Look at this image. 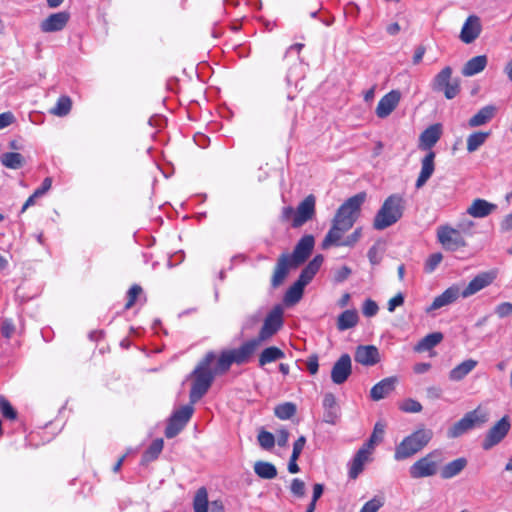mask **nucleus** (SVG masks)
<instances>
[{
    "label": "nucleus",
    "mask_w": 512,
    "mask_h": 512,
    "mask_svg": "<svg viewBox=\"0 0 512 512\" xmlns=\"http://www.w3.org/2000/svg\"><path fill=\"white\" fill-rule=\"evenodd\" d=\"M442 340L443 334L441 332L430 333L417 343L415 350L418 352L428 351L437 346Z\"/></svg>",
    "instance_id": "obj_33"
},
{
    "label": "nucleus",
    "mask_w": 512,
    "mask_h": 512,
    "mask_svg": "<svg viewBox=\"0 0 512 512\" xmlns=\"http://www.w3.org/2000/svg\"><path fill=\"white\" fill-rule=\"evenodd\" d=\"M290 491L296 497H303L305 495V483L299 478L293 479L290 486Z\"/></svg>",
    "instance_id": "obj_54"
},
{
    "label": "nucleus",
    "mask_w": 512,
    "mask_h": 512,
    "mask_svg": "<svg viewBox=\"0 0 512 512\" xmlns=\"http://www.w3.org/2000/svg\"><path fill=\"white\" fill-rule=\"evenodd\" d=\"M15 332V326L11 320H4L1 325V333L5 338H10Z\"/></svg>",
    "instance_id": "obj_59"
},
{
    "label": "nucleus",
    "mask_w": 512,
    "mask_h": 512,
    "mask_svg": "<svg viewBox=\"0 0 512 512\" xmlns=\"http://www.w3.org/2000/svg\"><path fill=\"white\" fill-rule=\"evenodd\" d=\"M351 273L352 271L348 266H342L334 272V281L342 283L351 275Z\"/></svg>",
    "instance_id": "obj_58"
},
{
    "label": "nucleus",
    "mask_w": 512,
    "mask_h": 512,
    "mask_svg": "<svg viewBox=\"0 0 512 512\" xmlns=\"http://www.w3.org/2000/svg\"><path fill=\"white\" fill-rule=\"evenodd\" d=\"M0 409L2 412V415L9 419V420H15L17 418V412L12 407L10 402L5 397H0Z\"/></svg>",
    "instance_id": "obj_48"
},
{
    "label": "nucleus",
    "mask_w": 512,
    "mask_h": 512,
    "mask_svg": "<svg viewBox=\"0 0 512 512\" xmlns=\"http://www.w3.org/2000/svg\"><path fill=\"white\" fill-rule=\"evenodd\" d=\"M464 417L467 419L472 429L483 426L489 420L488 412L480 406L467 412Z\"/></svg>",
    "instance_id": "obj_31"
},
{
    "label": "nucleus",
    "mask_w": 512,
    "mask_h": 512,
    "mask_svg": "<svg viewBox=\"0 0 512 512\" xmlns=\"http://www.w3.org/2000/svg\"><path fill=\"white\" fill-rule=\"evenodd\" d=\"M496 113V107L493 105H487L482 107L473 117L468 121V125L471 128L479 127L487 124Z\"/></svg>",
    "instance_id": "obj_26"
},
{
    "label": "nucleus",
    "mask_w": 512,
    "mask_h": 512,
    "mask_svg": "<svg viewBox=\"0 0 512 512\" xmlns=\"http://www.w3.org/2000/svg\"><path fill=\"white\" fill-rule=\"evenodd\" d=\"M193 412L194 408L192 405H184L180 409L176 410L171 415V418H173L174 421L179 420L181 424H187L191 419Z\"/></svg>",
    "instance_id": "obj_44"
},
{
    "label": "nucleus",
    "mask_w": 512,
    "mask_h": 512,
    "mask_svg": "<svg viewBox=\"0 0 512 512\" xmlns=\"http://www.w3.org/2000/svg\"><path fill=\"white\" fill-rule=\"evenodd\" d=\"M324 257L322 255H316L301 271L298 281L307 286L316 273L319 271L321 265L323 264Z\"/></svg>",
    "instance_id": "obj_25"
},
{
    "label": "nucleus",
    "mask_w": 512,
    "mask_h": 512,
    "mask_svg": "<svg viewBox=\"0 0 512 512\" xmlns=\"http://www.w3.org/2000/svg\"><path fill=\"white\" fill-rule=\"evenodd\" d=\"M497 277V272L495 270L481 272L476 275L468 285L461 290V297L468 298L482 289L488 287Z\"/></svg>",
    "instance_id": "obj_11"
},
{
    "label": "nucleus",
    "mask_w": 512,
    "mask_h": 512,
    "mask_svg": "<svg viewBox=\"0 0 512 512\" xmlns=\"http://www.w3.org/2000/svg\"><path fill=\"white\" fill-rule=\"evenodd\" d=\"M254 472L262 479H274L277 476L275 465L266 461H257L254 464Z\"/></svg>",
    "instance_id": "obj_35"
},
{
    "label": "nucleus",
    "mask_w": 512,
    "mask_h": 512,
    "mask_svg": "<svg viewBox=\"0 0 512 512\" xmlns=\"http://www.w3.org/2000/svg\"><path fill=\"white\" fill-rule=\"evenodd\" d=\"M315 245L312 235H304L294 247L293 252L282 253L276 262L271 278V286L277 288L286 279L291 269H296L306 262Z\"/></svg>",
    "instance_id": "obj_4"
},
{
    "label": "nucleus",
    "mask_w": 512,
    "mask_h": 512,
    "mask_svg": "<svg viewBox=\"0 0 512 512\" xmlns=\"http://www.w3.org/2000/svg\"><path fill=\"white\" fill-rule=\"evenodd\" d=\"M383 504L384 502L381 498L374 497L366 502L359 512H377Z\"/></svg>",
    "instance_id": "obj_53"
},
{
    "label": "nucleus",
    "mask_w": 512,
    "mask_h": 512,
    "mask_svg": "<svg viewBox=\"0 0 512 512\" xmlns=\"http://www.w3.org/2000/svg\"><path fill=\"white\" fill-rule=\"evenodd\" d=\"M510 428L511 423L509 417L503 416L487 431L486 436L482 442V448L484 450H490L495 445L499 444L506 437Z\"/></svg>",
    "instance_id": "obj_9"
},
{
    "label": "nucleus",
    "mask_w": 512,
    "mask_h": 512,
    "mask_svg": "<svg viewBox=\"0 0 512 512\" xmlns=\"http://www.w3.org/2000/svg\"><path fill=\"white\" fill-rule=\"evenodd\" d=\"M404 303V296L402 293H398L393 298H391L388 302V311L393 312L396 307L403 305Z\"/></svg>",
    "instance_id": "obj_62"
},
{
    "label": "nucleus",
    "mask_w": 512,
    "mask_h": 512,
    "mask_svg": "<svg viewBox=\"0 0 512 512\" xmlns=\"http://www.w3.org/2000/svg\"><path fill=\"white\" fill-rule=\"evenodd\" d=\"M461 293L458 285L450 286L442 294L434 298L432 304L426 308V312L429 313L454 303L461 296Z\"/></svg>",
    "instance_id": "obj_17"
},
{
    "label": "nucleus",
    "mask_w": 512,
    "mask_h": 512,
    "mask_svg": "<svg viewBox=\"0 0 512 512\" xmlns=\"http://www.w3.org/2000/svg\"><path fill=\"white\" fill-rule=\"evenodd\" d=\"M307 370L311 375H315L318 372L319 363H318V356L317 355H311L307 360Z\"/></svg>",
    "instance_id": "obj_61"
},
{
    "label": "nucleus",
    "mask_w": 512,
    "mask_h": 512,
    "mask_svg": "<svg viewBox=\"0 0 512 512\" xmlns=\"http://www.w3.org/2000/svg\"><path fill=\"white\" fill-rule=\"evenodd\" d=\"M261 317H262V315H261V312H259V311L255 312L251 315H248L242 323V327H241L242 331H248V330L254 329L260 322Z\"/></svg>",
    "instance_id": "obj_50"
},
{
    "label": "nucleus",
    "mask_w": 512,
    "mask_h": 512,
    "mask_svg": "<svg viewBox=\"0 0 512 512\" xmlns=\"http://www.w3.org/2000/svg\"><path fill=\"white\" fill-rule=\"evenodd\" d=\"M164 441L161 438L155 439L142 455V464H147L158 458L163 450Z\"/></svg>",
    "instance_id": "obj_37"
},
{
    "label": "nucleus",
    "mask_w": 512,
    "mask_h": 512,
    "mask_svg": "<svg viewBox=\"0 0 512 512\" xmlns=\"http://www.w3.org/2000/svg\"><path fill=\"white\" fill-rule=\"evenodd\" d=\"M442 134L440 124H434L425 129L419 138V147L423 150L431 151V148L438 142Z\"/></svg>",
    "instance_id": "obj_21"
},
{
    "label": "nucleus",
    "mask_w": 512,
    "mask_h": 512,
    "mask_svg": "<svg viewBox=\"0 0 512 512\" xmlns=\"http://www.w3.org/2000/svg\"><path fill=\"white\" fill-rule=\"evenodd\" d=\"M400 99V91L391 90L379 100L375 111L376 115L381 119L388 117L398 106Z\"/></svg>",
    "instance_id": "obj_15"
},
{
    "label": "nucleus",
    "mask_w": 512,
    "mask_h": 512,
    "mask_svg": "<svg viewBox=\"0 0 512 512\" xmlns=\"http://www.w3.org/2000/svg\"><path fill=\"white\" fill-rule=\"evenodd\" d=\"M1 164L9 169H20L25 164L24 157L17 152L3 153L0 157Z\"/></svg>",
    "instance_id": "obj_34"
},
{
    "label": "nucleus",
    "mask_w": 512,
    "mask_h": 512,
    "mask_svg": "<svg viewBox=\"0 0 512 512\" xmlns=\"http://www.w3.org/2000/svg\"><path fill=\"white\" fill-rule=\"evenodd\" d=\"M304 288L305 285L296 280V282L286 291L284 295V302L287 305H294L298 303L303 296Z\"/></svg>",
    "instance_id": "obj_36"
},
{
    "label": "nucleus",
    "mask_w": 512,
    "mask_h": 512,
    "mask_svg": "<svg viewBox=\"0 0 512 512\" xmlns=\"http://www.w3.org/2000/svg\"><path fill=\"white\" fill-rule=\"evenodd\" d=\"M185 426L186 424H181L179 420L174 421V419L170 417L165 429V436L168 439L174 438L184 429Z\"/></svg>",
    "instance_id": "obj_46"
},
{
    "label": "nucleus",
    "mask_w": 512,
    "mask_h": 512,
    "mask_svg": "<svg viewBox=\"0 0 512 512\" xmlns=\"http://www.w3.org/2000/svg\"><path fill=\"white\" fill-rule=\"evenodd\" d=\"M209 502L208 493L205 487L197 490L193 500L194 512H208Z\"/></svg>",
    "instance_id": "obj_41"
},
{
    "label": "nucleus",
    "mask_w": 512,
    "mask_h": 512,
    "mask_svg": "<svg viewBox=\"0 0 512 512\" xmlns=\"http://www.w3.org/2000/svg\"><path fill=\"white\" fill-rule=\"evenodd\" d=\"M365 200L366 193L359 192L348 198L337 209L332 220V226L322 242L323 249L333 246V243H338V241L342 239L343 235L353 227L360 215L361 206Z\"/></svg>",
    "instance_id": "obj_2"
},
{
    "label": "nucleus",
    "mask_w": 512,
    "mask_h": 512,
    "mask_svg": "<svg viewBox=\"0 0 512 512\" xmlns=\"http://www.w3.org/2000/svg\"><path fill=\"white\" fill-rule=\"evenodd\" d=\"M437 239L443 248L449 251H456L466 246V241L461 233L448 225L437 228Z\"/></svg>",
    "instance_id": "obj_10"
},
{
    "label": "nucleus",
    "mask_w": 512,
    "mask_h": 512,
    "mask_svg": "<svg viewBox=\"0 0 512 512\" xmlns=\"http://www.w3.org/2000/svg\"><path fill=\"white\" fill-rule=\"evenodd\" d=\"M323 420L328 424H336L339 416L340 409L333 393H326L323 397Z\"/></svg>",
    "instance_id": "obj_19"
},
{
    "label": "nucleus",
    "mask_w": 512,
    "mask_h": 512,
    "mask_svg": "<svg viewBox=\"0 0 512 512\" xmlns=\"http://www.w3.org/2000/svg\"><path fill=\"white\" fill-rule=\"evenodd\" d=\"M433 438L431 429L421 427L403 438L395 447L394 459L403 461L413 457L415 454L425 448Z\"/></svg>",
    "instance_id": "obj_5"
},
{
    "label": "nucleus",
    "mask_w": 512,
    "mask_h": 512,
    "mask_svg": "<svg viewBox=\"0 0 512 512\" xmlns=\"http://www.w3.org/2000/svg\"><path fill=\"white\" fill-rule=\"evenodd\" d=\"M473 430L469 425L467 419L463 416L459 421L455 422L447 431V437L450 439H455L468 431Z\"/></svg>",
    "instance_id": "obj_40"
},
{
    "label": "nucleus",
    "mask_w": 512,
    "mask_h": 512,
    "mask_svg": "<svg viewBox=\"0 0 512 512\" xmlns=\"http://www.w3.org/2000/svg\"><path fill=\"white\" fill-rule=\"evenodd\" d=\"M400 409L406 413H419L423 407L417 400L409 398L401 403Z\"/></svg>",
    "instance_id": "obj_49"
},
{
    "label": "nucleus",
    "mask_w": 512,
    "mask_h": 512,
    "mask_svg": "<svg viewBox=\"0 0 512 512\" xmlns=\"http://www.w3.org/2000/svg\"><path fill=\"white\" fill-rule=\"evenodd\" d=\"M404 208L405 200L401 195L387 197L374 217V229L384 230L395 224L402 217Z\"/></svg>",
    "instance_id": "obj_6"
},
{
    "label": "nucleus",
    "mask_w": 512,
    "mask_h": 512,
    "mask_svg": "<svg viewBox=\"0 0 512 512\" xmlns=\"http://www.w3.org/2000/svg\"><path fill=\"white\" fill-rule=\"evenodd\" d=\"M296 405L292 402H285L275 407L274 413L281 420H288L296 413Z\"/></svg>",
    "instance_id": "obj_42"
},
{
    "label": "nucleus",
    "mask_w": 512,
    "mask_h": 512,
    "mask_svg": "<svg viewBox=\"0 0 512 512\" xmlns=\"http://www.w3.org/2000/svg\"><path fill=\"white\" fill-rule=\"evenodd\" d=\"M257 439L259 445L265 450H270L275 445V437L272 433L268 431L261 430L258 434Z\"/></svg>",
    "instance_id": "obj_47"
},
{
    "label": "nucleus",
    "mask_w": 512,
    "mask_h": 512,
    "mask_svg": "<svg viewBox=\"0 0 512 512\" xmlns=\"http://www.w3.org/2000/svg\"><path fill=\"white\" fill-rule=\"evenodd\" d=\"M384 433L385 425L380 422H377L374 426L370 438L367 440V442L363 444L362 448L372 453L375 445L382 441Z\"/></svg>",
    "instance_id": "obj_38"
},
{
    "label": "nucleus",
    "mask_w": 512,
    "mask_h": 512,
    "mask_svg": "<svg viewBox=\"0 0 512 512\" xmlns=\"http://www.w3.org/2000/svg\"><path fill=\"white\" fill-rule=\"evenodd\" d=\"M487 65V57L479 55L468 60L462 68V74L466 77H471L482 72Z\"/></svg>",
    "instance_id": "obj_28"
},
{
    "label": "nucleus",
    "mask_w": 512,
    "mask_h": 512,
    "mask_svg": "<svg viewBox=\"0 0 512 512\" xmlns=\"http://www.w3.org/2000/svg\"><path fill=\"white\" fill-rule=\"evenodd\" d=\"M51 185H52L51 178H45L42 182L41 187L37 188L34 191V196H38V197L43 196L51 188Z\"/></svg>",
    "instance_id": "obj_63"
},
{
    "label": "nucleus",
    "mask_w": 512,
    "mask_h": 512,
    "mask_svg": "<svg viewBox=\"0 0 512 512\" xmlns=\"http://www.w3.org/2000/svg\"><path fill=\"white\" fill-rule=\"evenodd\" d=\"M482 31L480 18L476 15H470L464 22L459 38L465 44L474 42Z\"/></svg>",
    "instance_id": "obj_14"
},
{
    "label": "nucleus",
    "mask_w": 512,
    "mask_h": 512,
    "mask_svg": "<svg viewBox=\"0 0 512 512\" xmlns=\"http://www.w3.org/2000/svg\"><path fill=\"white\" fill-rule=\"evenodd\" d=\"M15 121V116L12 112H4L0 114V130L8 127Z\"/></svg>",
    "instance_id": "obj_60"
},
{
    "label": "nucleus",
    "mask_w": 512,
    "mask_h": 512,
    "mask_svg": "<svg viewBox=\"0 0 512 512\" xmlns=\"http://www.w3.org/2000/svg\"><path fill=\"white\" fill-rule=\"evenodd\" d=\"M495 313L499 318L512 316V303L502 302L495 307Z\"/></svg>",
    "instance_id": "obj_55"
},
{
    "label": "nucleus",
    "mask_w": 512,
    "mask_h": 512,
    "mask_svg": "<svg viewBox=\"0 0 512 512\" xmlns=\"http://www.w3.org/2000/svg\"><path fill=\"white\" fill-rule=\"evenodd\" d=\"M315 203L316 199L314 195H308L303 201H301L296 209L295 217L292 221L294 228L301 227L307 221L311 220L315 215Z\"/></svg>",
    "instance_id": "obj_13"
},
{
    "label": "nucleus",
    "mask_w": 512,
    "mask_h": 512,
    "mask_svg": "<svg viewBox=\"0 0 512 512\" xmlns=\"http://www.w3.org/2000/svg\"><path fill=\"white\" fill-rule=\"evenodd\" d=\"M352 374V361L349 354H342L333 364L331 380L336 385L345 383Z\"/></svg>",
    "instance_id": "obj_12"
},
{
    "label": "nucleus",
    "mask_w": 512,
    "mask_h": 512,
    "mask_svg": "<svg viewBox=\"0 0 512 512\" xmlns=\"http://www.w3.org/2000/svg\"><path fill=\"white\" fill-rule=\"evenodd\" d=\"M443 453L436 449L414 462L409 468V474L413 479L434 476L443 462Z\"/></svg>",
    "instance_id": "obj_7"
},
{
    "label": "nucleus",
    "mask_w": 512,
    "mask_h": 512,
    "mask_svg": "<svg viewBox=\"0 0 512 512\" xmlns=\"http://www.w3.org/2000/svg\"><path fill=\"white\" fill-rule=\"evenodd\" d=\"M477 361L473 359H467L449 372V379L452 381H461L464 379L475 367Z\"/></svg>",
    "instance_id": "obj_29"
},
{
    "label": "nucleus",
    "mask_w": 512,
    "mask_h": 512,
    "mask_svg": "<svg viewBox=\"0 0 512 512\" xmlns=\"http://www.w3.org/2000/svg\"><path fill=\"white\" fill-rule=\"evenodd\" d=\"M432 89L443 92L447 99H453L460 92V80L452 79V68L446 66L434 77Z\"/></svg>",
    "instance_id": "obj_8"
},
{
    "label": "nucleus",
    "mask_w": 512,
    "mask_h": 512,
    "mask_svg": "<svg viewBox=\"0 0 512 512\" xmlns=\"http://www.w3.org/2000/svg\"><path fill=\"white\" fill-rule=\"evenodd\" d=\"M378 309V305L375 301L367 299L363 304L362 312L366 317H373L377 314Z\"/></svg>",
    "instance_id": "obj_56"
},
{
    "label": "nucleus",
    "mask_w": 512,
    "mask_h": 512,
    "mask_svg": "<svg viewBox=\"0 0 512 512\" xmlns=\"http://www.w3.org/2000/svg\"><path fill=\"white\" fill-rule=\"evenodd\" d=\"M359 316L356 310H345L338 316L337 328L340 331L348 330L357 325Z\"/></svg>",
    "instance_id": "obj_32"
},
{
    "label": "nucleus",
    "mask_w": 512,
    "mask_h": 512,
    "mask_svg": "<svg viewBox=\"0 0 512 512\" xmlns=\"http://www.w3.org/2000/svg\"><path fill=\"white\" fill-rule=\"evenodd\" d=\"M496 209V204L490 203L484 199L477 198L471 203L467 209V213L474 218H484L490 215Z\"/></svg>",
    "instance_id": "obj_23"
},
{
    "label": "nucleus",
    "mask_w": 512,
    "mask_h": 512,
    "mask_svg": "<svg viewBox=\"0 0 512 512\" xmlns=\"http://www.w3.org/2000/svg\"><path fill=\"white\" fill-rule=\"evenodd\" d=\"M467 459L464 457L457 458L446 465H444L440 471V476L443 479H451L459 475L464 468L467 466Z\"/></svg>",
    "instance_id": "obj_27"
},
{
    "label": "nucleus",
    "mask_w": 512,
    "mask_h": 512,
    "mask_svg": "<svg viewBox=\"0 0 512 512\" xmlns=\"http://www.w3.org/2000/svg\"><path fill=\"white\" fill-rule=\"evenodd\" d=\"M425 52L426 48L423 45H420L415 49L412 59L414 65H417L422 61Z\"/></svg>",
    "instance_id": "obj_64"
},
{
    "label": "nucleus",
    "mask_w": 512,
    "mask_h": 512,
    "mask_svg": "<svg viewBox=\"0 0 512 512\" xmlns=\"http://www.w3.org/2000/svg\"><path fill=\"white\" fill-rule=\"evenodd\" d=\"M71 107H72L71 99L68 96H61L57 100L55 107H53L50 112L53 115L63 117V116H66L70 112Z\"/></svg>",
    "instance_id": "obj_43"
},
{
    "label": "nucleus",
    "mask_w": 512,
    "mask_h": 512,
    "mask_svg": "<svg viewBox=\"0 0 512 512\" xmlns=\"http://www.w3.org/2000/svg\"><path fill=\"white\" fill-rule=\"evenodd\" d=\"M435 153L433 151H429L426 156L421 161V171L416 180V188L419 189L423 187L429 178L432 176L435 170Z\"/></svg>",
    "instance_id": "obj_20"
},
{
    "label": "nucleus",
    "mask_w": 512,
    "mask_h": 512,
    "mask_svg": "<svg viewBox=\"0 0 512 512\" xmlns=\"http://www.w3.org/2000/svg\"><path fill=\"white\" fill-rule=\"evenodd\" d=\"M141 292H142V288L139 285H133L129 289V291H128V301L125 304V308L126 309H130L134 305V303L136 301V298L138 297V295H140Z\"/></svg>",
    "instance_id": "obj_57"
},
{
    "label": "nucleus",
    "mask_w": 512,
    "mask_h": 512,
    "mask_svg": "<svg viewBox=\"0 0 512 512\" xmlns=\"http://www.w3.org/2000/svg\"><path fill=\"white\" fill-rule=\"evenodd\" d=\"M283 313L281 305L274 306L264 318L258 336L244 342L239 348L233 349L235 352L233 360H236V364L241 365L248 362L259 345L271 339L282 328Z\"/></svg>",
    "instance_id": "obj_3"
},
{
    "label": "nucleus",
    "mask_w": 512,
    "mask_h": 512,
    "mask_svg": "<svg viewBox=\"0 0 512 512\" xmlns=\"http://www.w3.org/2000/svg\"><path fill=\"white\" fill-rule=\"evenodd\" d=\"M384 247L380 241L376 242L368 251V258L372 265H378L382 260Z\"/></svg>",
    "instance_id": "obj_45"
},
{
    "label": "nucleus",
    "mask_w": 512,
    "mask_h": 512,
    "mask_svg": "<svg viewBox=\"0 0 512 512\" xmlns=\"http://www.w3.org/2000/svg\"><path fill=\"white\" fill-rule=\"evenodd\" d=\"M362 235L361 228L355 229L349 236H347L344 240H339L338 243H333L335 246H353L357 243Z\"/></svg>",
    "instance_id": "obj_51"
},
{
    "label": "nucleus",
    "mask_w": 512,
    "mask_h": 512,
    "mask_svg": "<svg viewBox=\"0 0 512 512\" xmlns=\"http://www.w3.org/2000/svg\"><path fill=\"white\" fill-rule=\"evenodd\" d=\"M490 136V132H474L467 137V151L469 153L475 152L482 146L487 138Z\"/></svg>",
    "instance_id": "obj_39"
},
{
    "label": "nucleus",
    "mask_w": 512,
    "mask_h": 512,
    "mask_svg": "<svg viewBox=\"0 0 512 512\" xmlns=\"http://www.w3.org/2000/svg\"><path fill=\"white\" fill-rule=\"evenodd\" d=\"M396 378H384L375 384L370 390V397L374 401H379L388 396L395 388Z\"/></svg>",
    "instance_id": "obj_24"
},
{
    "label": "nucleus",
    "mask_w": 512,
    "mask_h": 512,
    "mask_svg": "<svg viewBox=\"0 0 512 512\" xmlns=\"http://www.w3.org/2000/svg\"><path fill=\"white\" fill-rule=\"evenodd\" d=\"M68 20V13H54L41 22L40 28L45 33L60 31L66 26Z\"/></svg>",
    "instance_id": "obj_18"
},
{
    "label": "nucleus",
    "mask_w": 512,
    "mask_h": 512,
    "mask_svg": "<svg viewBox=\"0 0 512 512\" xmlns=\"http://www.w3.org/2000/svg\"><path fill=\"white\" fill-rule=\"evenodd\" d=\"M370 452L362 447L356 452L349 463L348 475L351 479H356L363 471L365 464L369 461Z\"/></svg>",
    "instance_id": "obj_22"
},
{
    "label": "nucleus",
    "mask_w": 512,
    "mask_h": 512,
    "mask_svg": "<svg viewBox=\"0 0 512 512\" xmlns=\"http://www.w3.org/2000/svg\"><path fill=\"white\" fill-rule=\"evenodd\" d=\"M357 363L364 366H373L380 361L379 350L374 345H359L354 354Z\"/></svg>",
    "instance_id": "obj_16"
},
{
    "label": "nucleus",
    "mask_w": 512,
    "mask_h": 512,
    "mask_svg": "<svg viewBox=\"0 0 512 512\" xmlns=\"http://www.w3.org/2000/svg\"><path fill=\"white\" fill-rule=\"evenodd\" d=\"M284 357L285 353L280 348L276 346L267 347L259 355V366L263 367Z\"/></svg>",
    "instance_id": "obj_30"
},
{
    "label": "nucleus",
    "mask_w": 512,
    "mask_h": 512,
    "mask_svg": "<svg viewBox=\"0 0 512 512\" xmlns=\"http://www.w3.org/2000/svg\"><path fill=\"white\" fill-rule=\"evenodd\" d=\"M234 353L233 349L224 350L217 357L213 351H210L199 361L191 374L193 378L189 394L191 404L198 402L207 393L216 375L225 374L233 363L236 364V360H232Z\"/></svg>",
    "instance_id": "obj_1"
},
{
    "label": "nucleus",
    "mask_w": 512,
    "mask_h": 512,
    "mask_svg": "<svg viewBox=\"0 0 512 512\" xmlns=\"http://www.w3.org/2000/svg\"><path fill=\"white\" fill-rule=\"evenodd\" d=\"M443 256L441 253L431 254L425 262V271L428 273L433 272L441 263Z\"/></svg>",
    "instance_id": "obj_52"
}]
</instances>
